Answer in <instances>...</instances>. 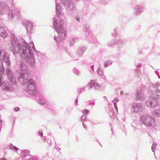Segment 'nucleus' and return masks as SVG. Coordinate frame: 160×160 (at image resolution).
<instances>
[{"label": "nucleus", "mask_w": 160, "mask_h": 160, "mask_svg": "<svg viewBox=\"0 0 160 160\" xmlns=\"http://www.w3.org/2000/svg\"><path fill=\"white\" fill-rule=\"evenodd\" d=\"M35 84V82L32 79H29L28 82L27 90L31 94H33L36 91Z\"/></svg>", "instance_id": "3"}, {"label": "nucleus", "mask_w": 160, "mask_h": 160, "mask_svg": "<svg viewBox=\"0 0 160 160\" xmlns=\"http://www.w3.org/2000/svg\"><path fill=\"white\" fill-rule=\"evenodd\" d=\"M132 109L135 112H138V111H140V110L139 109V108L138 107V106L137 105H136V106H134L132 108Z\"/></svg>", "instance_id": "7"}, {"label": "nucleus", "mask_w": 160, "mask_h": 160, "mask_svg": "<svg viewBox=\"0 0 160 160\" xmlns=\"http://www.w3.org/2000/svg\"><path fill=\"white\" fill-rule=\"evenodd\" d=\"M0 160H6L4 158H0Z\"/></svg>", "instance_id": "19"}, {"label": "nucleus", "mask_w": 160, "mask_h": 160, "mask_svg": "<svg viewBox=\"0 0 160 160\" xmlns=\"http://www.w3.org/2000/svg\"><path fill=\"white\" fill-rule=\"evenodd\" d=\"M0 35L4 37H6L7 35L5 29L3 27H0Z\"/></svg>", "instance_id": "6"}, {"label": "nucleus", "mask_w": 160, "mask_h": 160, "mask_svg": "<svg viewBox=\"0 0 160 160\" xmlns=\"http://www.w3.org/2000/svg\"><path fill=\"white\" fill-rule=\"evenodd\" d=\"M107 64L106 63H104V66L105 67H106L107 66Z\"/></svg>", "instance_id": "17"}, {"label": "nucleus", "mask_w": 160, "mask_h": 160, "mask_svg": "<svg viewBox=\"0 0 160 160\" xmlns=\"http://www.w3.org/2000/svg\"><path fill=\"white\" fill-rule=\"evenodd\" d=\"M19 110V108L18 107H16L14 108V110L15 111H18Z\"/></svg>", "instance_id": "15"}, {"label": "nucleus", "mask_w": 160, "mask_h": 160, "mask_svg": "<svg viewBox=\"0 0 160 160\" xmlns=\"http://www.w3.org/2000/svg\"><path fill=\"white\" fill-rule=\"evenodd\" d=\"M62 38V37H61H61H60V38Z\"/></svg>", "instance_id": "24"}, {"label": "nucleus", "mask_w": 160, "mask_h": 160, "mask_svg": "<svg viewBox=\"0 0 160 160\" xmlns=\"http://www.w3.org/2000/svg\"><path fill=\"white\" fill-rule=\"evenodd\" d=\"M82 112L86 114L88 112V110L87 109H85Z\"/></svg>", "instance_id": "12"}, {"label": "nucleus", "mask_w": 160, "mask_h": 160, "mask_svg": "<svg viewBox=\"0 0 160 160\" xmlns=\"http://www.w3.org/2000/svg\"><path fill=\"white\" fill-rule=\"evenodd\" d=\"M141 121L149 126H152L155 123L154 119L148 115H144L141 118Z\"/></svg>", "instance_id": "2"}, {"label": "nucleus", "mask_w": 160, "mask_h": 160, "mask_svg": "<svg viewBox=\"0 0 160 160\" xmlns=\"http://www.w3.org/2000/svg\"><path fill=\"white\" fill-rule=\"evenodd\" d=\"M148 102H147L146 103L147 104H148Z\"/></svg>", "instance_id": "23"}, {"label": "nucleus", "mask_w": 160, "mask_h": 160, "mask_svg": "<svg viewBox=\"0 0 160 160\" xmlns=\"http://www.w3.org/2000/svg\"><path fill=\"white\" fill-rule=\"evenodd\" d=\"M120 93L121 95H122L123 93V92L122 91H120Z\"/></svg>", "instance_id": "18"}, {"label": "nucleus", "mask_w": 160, "mask_h": 160, "mask_svg": "<svg viewBox=\"0 0 160 160\" xmlns=\"http://www.w3.org/2000/svg\"><path fill=\"white\" fill-rule=\"evenodd\" d=\"M95 84V81L94 80H92L89 83V86L90 87L92 88L93 87Z\"/></svg>", "instance_id": "8"}, {"label": "nucleus", "mask_w": 160, "mask_h": 160, "mask_svg": "<svg viewBox=\"0 0 160 160\" xmlns=\"http://www.w3.org/2000/svg\"><path fill=\"white\" fill-rule=\"evenodd\" d=\"M27 75H25L22 73H20L18 75V81L21 84L23 83L24 82L28 80Z\"/></svg>", "instance_id": "4"}, {"label": "nucleus", "mask_w": 160, "mask_h": 160, "mask_svg": "<svg viewBox=\"0 0 160 160\" xmlns=\"http://www.w3.org/2000/svg\"><path fill=\"white\" fill-rule=\"evenodd\" d=\"M39 134L40 136H42L43 135V133L42 132H40V131L39 132Z\"/></svg>", "instance_id": "16"}, {"label": "nucleus", "mask_w": 160, "mask_h": 160, "mask_svg": "<svg viewBox=\"0 0 160 160\" xmlns=\"http://www.w3.org/2000/svg\"><path fill=\"white\" fill-rule=\"evenodd\" d=\"M7 74L8 75V78L10 82H11L12 83H14L15 80L12 73V72L8 71L7 72Z\"/></svg>", "instance_id": "5"}, {"label": "nucleus", "mask_w": 160, "mask_h": 160, "mask_svg": "<svg viewBox=\"0 0 160 160\" xmlns=\"http://www.w3.org/2000/svg\"><path fill=\"white\" fill-rule=\"evenodd\" d=\"M5 83V84L4 85V86H3L2 87H1L2 88L4 89H8V85H7V84L6 83Z\"/></svg>", "instance_id": "9"}, {"label": "nucleus", "mask_w": 160, "mask_h": 160, "mask_svg": "<svg viewBox=\"0 0 160 160\" xmlns=\"http://www.w3.org/2000/svg\"><path fill=\"white\" fill-rule=\"evenodd\" d=\"M97 72L99 75H102V72L99 69H98Z\"/></svg>", "instance_id": "11"}, {"label": "nucleus", "mask_w": 160, "mask_h": 160, "mask_svg": "<svg viewBox=\"0 0 160 160\" xmlns=\"http://www.w3.org/2000/svg\"><path fill=\"white\" fill-rule=\"evenodd\" d=\"M76 19H77V20L78 21V22H79V18H76Z\"/></svg>", "instance_id": "20"}, {"label": "nucleus", "mask_w": 160, "mask_h": 160, "mask_svg": "<svg viewBox=\"0 0 160 160\" xmlns=\"http://www.w3.org/2000/svg\"><path fill=\"white\" fill-rule=\"evenodd\" d=\"M0 53L1 54H2V52H1V51H0Z\"/></svg>", "instance_id": "22"}, {"label": "nucleus", "mask_w": 160, "mask_h": 160, "mask_svg": "<svg viewBox=\"0 0 160 160\" xmlns=\"http://www.w3.org/2000/svg\"><path fill=\"white\" fill-rule=\"evenodd\" d=\"M53 24L56 31L58 33H60L58 36L55 37V40L58 42L63 41L65 38L66 33L65 31L63 32H62L63 30L62 29V27L61 22V23H59L58 21H55L53 23Z\"/></svg>", "instance_id": "1"}, {"label": "nucleus", "mask_w": 160, "mask_h": 160, "mask_svg": "<svg viewBox=\"0 0 160 160\" xmlns=\"http://www.w3.org/2000/svg\"><path fill=\"white\" fill-rule=\"evenodd\" d=\"M39 103L42 105H44L45 103L44 101L42 100H39Z\"/></svg>", "instance_id": "13"}, {"label": "nucleus", "mask_w": 160, "mask_h": 160, "mask_svg": "<svg viewBox=\"0 0 160 160\" xmlns=\"http://www.w3.org/2000/svg\"><path fill=\"white\" fill-rule=\"evenodd\" d=\"M12 149H14L15 150L17 151L18 150V148H17L15 146H13L12 148Z\"/></svg>", "instance_id": "14"}, {"label": "nucleus", "mask_w": 160, "mask_h": 160, "mask_svg": "<svg viewBox=\"0 0 160 160\" xmlns=\"http://www.w3.org/2000/svg\"><path fill=\"white\" fill-rule=\"evenodd\" d=\"M155 112H158V110H156V111H155Z\"/></svg>", "instance_id": "21"}, {"label": "nucleus", "mask_w": 160, "mask_h": 160, "mask_svg": "<svg viewBox=\"0 0 160 160\" xmlns=\"http://www.w3.org/2000/svg\"><path fill=\"white\" fill-rule=\"evenodd\" d=\"M100 87V85L98 83H96L95 86V87L96 89H98Z\"/></svg>", "instance_id": "10"}]
</instances>
